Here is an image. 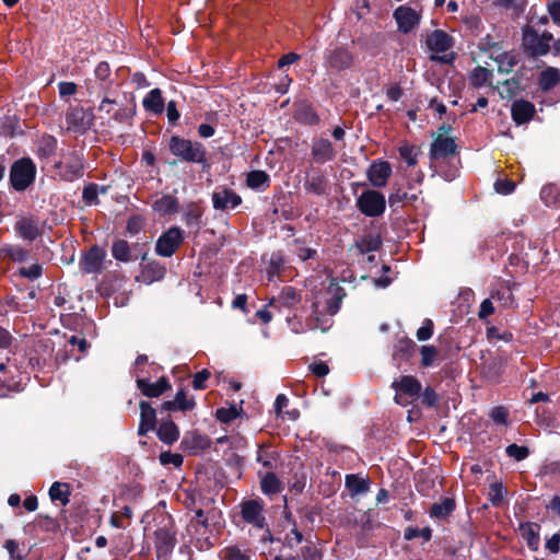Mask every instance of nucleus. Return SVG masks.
Here are the masks:
<instances>
[{"instance_id": "9b49d317", "label": "nucleus", "mask_w": 560, "mask_h": 560, "mask_svg": "<svg viewBox=\"0 0 560 560\" xmlns=\"http://www.w3.org/2000/svg\"><path fill=\"white\" fill-rule=\"evenodd\" d=\"M393 388L396 392L395 401L402 405L401 395L409 397H419L422 386L421 383L411 375H404L399 380L393 382Z\"/></svg>"}, {"instance_id": "3c124183", "label": "nucleus", "mask_w": 560, "mask_h": 560, "mask_svg": "<svg viewBox=\"0 0 560 560\" xmlns=\"http://www.w3.org/2000/svg\"><path fill=\"white\" fill-rule=\"evenodd\" d=\"M8 368L4 363H0V397L7 395V390L15 388L16 384L8 378Z\"/></svg>"}, {"instance_id": "e433bc0d", "label": "nucleus", "mask_w": 560, "mask_h": 560, "mask_svg": "<svg viewBox=\"0 0 560 560\" xmlns=\"http://www.w3.org/2000/svg\"><path fill=\"white\" fill-rule=\"evenodd\" d=\"M260 488L265 494H276L282 489L281 481L272 471L265 474L260 479Z\"/></svg>"}, {"instance_id": "f8f14e48", "label": "nucleus", "mask_w": 560, "mask_h": 560, "mask_svg": "<svg viewBox=\"0 0 560 560\" xmlns=\"http://www.w3.org/2000/svg\"><path fill=\"white\" fill-rule=\"evenodd\" d=\"M394 18L398 30L407 34L420 23L421 15L410 7L400 5L394 11Z\"/></svg>"}, {"instance_id": "393cba45", "label": "nucleus", "mask_w": 560, "mask_h": 560, "mask_svg": "<svg viewBox=\"0 0 560 560\" xmlns=\"http://www.w3.org/2000/svg\"><path fill=\"white\" fill-rule=\"evenodd\" d=\"M522 537L532 551H537L540 545L539 526L536 523L525 522L520 524Z\"/></svg>"}, {"instance_id": "423d86ee", "label": "nucleus", "mask_w": 560, "mask_h": 560, "mask_svg": "<svg viewBox=\"0 0 560 560\" xmlns=\"http://www.w3.org/2000/svg\"><path fill=\"white\" fill-rule=\"evenodd\" d=\"M94 115L91 109L74 107L66 114L67 130L82 135L91 128Z\"/></svg>"}, {"instance_id": "e2e57ef3", "label": "nucleus", "mask_w": 560, "mask_h": 560, "mask_svg": "<svg viewBox=\"0 0 560 560\" xmlns=\"http://www.w3.org/2000/svg\"><path fill=\"white\" fill-rule=\"evenodd\" d=\"M433 323L431 319H424L422 326L417 330V338L419 341H425L432 337Z\"/></svg>"}, {"instance_id": "c03bdc74", "label": "nucleus", "mask_w": 560, "mask_h": 560, "mask_svg": "<svg viewBox=\"0 0 560 560\" xmlns=\"http://www.w3.org/2000/svg\"><path fill=\"white\" fill-rule=\"evenodd\" d=\"M143 275L150 282L159 281L165 276V268L156 261H150L144 266Z\"/></svg>"}, {"instance_id": "2f4dec72", "label": "nucleus", "mask_w": 560, "mask_h": 560, "mask_svg": "<svg viewBox=\"0 0 560 560\" xmlns=\"http://www.w3.org/2000/svg\"><path fill=\"white\" fill-rule=\"evenodd\" d=\"M382 245L380 235L368 233L355 242V247L361 254L376 252Z\"/></svg>"}, {"instance_id": "473e14b6", "label": "nucleus", "mask_w": 560, "mask_h": 560, "mask_svg": "<svg viewBox=\"0 0 560 560\" xmlns=\"http://www.w3.org/2000/svg\"><path fill=\"white\" fill-rule=\"evenodd\" d=\"M502 373V364L497 359H488L480 368L481 376L489 382H497Z\"/></svg>"}, {"instance_id": "6ab92c4d", "label": "nucleus", "mask_w": 560, "mask_h": 560, "mask_svg": "<svg viewBox=\"0 0 560 560\" xmlns=\"http://www.w3.org/2000/svg\"><path fill=\"white\" fill-rule=\"evenodd\" d=\"M137 387L148 397H159L170 387L168 382L161 377L159 381L152 383L145 377H137Z\"/></svg>"}, {"instance_id": "f03ea898", "label": "nucleus", "mask_w": 560, "mask_h": 560, "mask_svg": "<svg viewBox=\"0 0 560 560\" xmlns=\"http://www.w3.org/2000/svg\"><path fill=\"white\" fill-rule=\"evenodd\" d=\"M170 151L184 162L199 163L206 162L207 151L205 147L197 141L173 136L168 143Z\"/></svg>"}, {"instance_id": "2eb2a0df", "label": "nucleus", "mask_w": 560, "mask_h": 560, "mask_svg": "<svg viewBox=\"0 0 560 560\" xmlns=\"http://www.w3.org/2000/svg\"><path fill=\"white\" fill-rule=\"evenodd\" d=\"M301 302V294L293 287H284L277 298H271L268 306L281 310L293 308Z\"/></svg>"}, {"instance_id": "4c0bfd02", "label": "nucleus", "mask_w": 560, "mask_h": 560, "mask_svg": "<svg viewBox=\"0 0 560 560\" xmlns=\"http://www.w3.org/2000/svg\"><path fill=\"white\" fill-rule=\"evenodd\" d=\"M559 71L555 68H548L540 73L538 84L542 91H549L553 89L559 83Z\"/></svg>"}, {"instance_id": "603ef678", "label": "nucleus", "mask_w": 560, "mask_h": 560, "mask_svg": "<svg viewBox=\"0 0 560 560\" xmlns=\"http://www.w3.org/2000/svg\"><path fill=\"white\" fill-rule=\"evenodd\" d=\"M495 61L498 62L499 71L501 72H510L516 63L515 57L508 52L498 55L495 57Z\"/></svg>"}, {"instance_id": "0e129e2a", "label": "nucleus", "mask_w": 560, "mask_h": 560, "mask_svg": "<svg viewBox=\"0 0 560 560\" xmlns=\"http://www.w3.org/2000/svg\"><path fill=\"white\" fill-rule=\"evenodd\" d=\"M304 537L303 534L295 527H293L290 533L285 535L284 538V545L293 548L296 545L301 544L303 541Z\"/></svg>"}, {"instance_id": "dca6fc26", "label": "nucleus", "mask_w": 560, "mask_h": 560, "mask_svg": "<svg viewBox=\"0 0 560 560\" xmlns=\"http://www.w3.org/2000/svg\"><path fill=\"white\" fill-rule=\"evenodd\" d=\"M312 158L316 163L324 164L332 161L336 156V151L332 143L328 139H316L312 143Z\"/></svg>"}, {"instance_id": "b1692460", "label": "nucleus", "mask_w": 560, "mask_h": 560, "mask_svg": "<svg viewBox=\"0 0 560 560\" xmlns=\"http://www.w3.org/2000/svg\"><path fill=\"white\" fill-rule=\"evenodd\" d=\"M304 189L307 192L323 196L326 195L328 191V179L326 176L320 172H313L312 174H308L304 182Z\"/></svg>"}, {"instance_id": "09e8293b", "label": "nucleus", "mask_w": 560, "mask_h": 560, "mask_svg": "<svg viewBox=\"0 0 560 560\" xmlns=\"http://www.w3.org/2000/svg\"><path fill=\"white\" fill-rule=\"evenodd\" d=\"M399 154L409 166H413L417 164L418 152L416 147L410 144H402L399 148Z\"/></svg>"}, {"instance_id": "412c9836", "label": "nucleus", "mask_w": 560, "mask_h": 560, "mask_svg": "<svg viewBox=\"0 0 560 560\" xmlns=\"http://www.w3.org/2000/svg\"><path fill=\"white\" fill-rule=\"evenodd\" d=\"M511 114L516 125H523L533 118L535 106L528 101L517 100L512 104Z\"/></svg>"}, {"instance_id": "13d9d810", "label": "nucleus", "mask_w": 560, "mask_h": 560, "mask_svg": "<svg viewBox=\"0 0 560 560\" xmlns=\"http://www.w3.org/2000/svg\"><path fill=\"white\" fill-rule=\"evenodd\" d=\"M506 491L503 486L499 482H494L490 486V501L493 505H499L505 495Z\"/></svg>"}, {"instance_id": "6e6552de", "label": "nucleus", "mask_w": 560, "mask_h": 560, "mask_svg": "<svg viewBox=\"0 0 560 560\" xmlns=\"http://www.w3.org/2000/svg\"><path fill=\"white\" fill-rule=\"evenodd\" d=\"M427 46L432 52L435 54L431 56V60L444 63L450 61V59L446 56L439 55L444 54L453 46L452 37L447 35L444 31H433L427 38Z\"/></svg>"}, {"instance_id": "58836bf2", "label": "nucleus", "mask_w": 560, "mask_h": 560, "mask_svg": "<svg viewBox=\"0 0 560 560\" xmlns=\"http://www.w3.org/2000/svg\"><path fill=\"white\" fill-rule=\"evenodd\" d=\"M278 459L279 454L276 451L265 448L261 445L258 447L256 460L264 467L275 469L277 467Z\"/></svg>"}, {"instance_id": "79ce46f5", "label": "nucleus", "mask_w": 560, "mask_h": 560, "mask_svg": "<svg viewBox=\"0 0 560 560\" xmlns=\"http://www.w3.org/2000/svg\"><path fill=\"white\" fill-rule=\"evenodd\" d=\"M491 77L492 72L490 70L478 66L471 71L469 81L475 88H481L491 79Z\"/></svg>"}, {"instance_id": "69168bd1", "label": "nucleus", "mask_w": 560, "mask_h": 560, "mask_svg": "<svg viewBox=\"0 0 560 560\" xmlns=\"http://www.w3.org/2000/svg\"><path fill=\"white\" fill-rule=\"evenodd\" d=\"M20 275L30 280H36L42 276V266L39 264H33L30 267H23L20 269Z\"/></svg>"}, {"instance_id": "864d4df0", "label": "nucleus", "mask_w": 560, "mask_h": 560, "mask_svg": "<svg viewBox=\"0 0 560 560\" xmlns=\"http://www.w3.org/2000/svg\"><path fill=\"white\" fill-rule=\"evenodd\" d=\"M174 400L176 402L177 410L180 411L191 410L196 405L192 398H187L184 389H180L176 393Z\"/></svg>"}, {"instance_id": "ea45409f", "label": "nucleus", "mask_w": 560, "mask_h": 560, "mask_svg": "<svg viewBox=\"0 0 560 560\" xmlns=\"http://www.w3.org/2000/svg\"><path fill=\"white\" fill-rule=\"evenodd\" d=\"M113 257L121 262H128L131 260L130 245L125 240H117L112 245Z\"/></svg>"}, {"instance_id": "680f3d73", "label": "nucleus", "mask_w": 560, "mask_h": 560, "mask_svg": "<svg viewBox=\"0 0 560 560\" xmlns=\"http://www.w3.org/2000/svg\"><path fill=\"white\" fill-rule=\"evenodd\" d=\"M419 396L422 404L428 407H434L439 400V396L432 387H425Z\"/></svg>"}, {"instance_id": "5701e85b", "label": "nucleus", "mask_w": 560, "mask_h": 560, "mask_svg": "<svg viewBox=\"0 0 560 560\" xmlns=\"http://www.w3.org/2000/svg\"><path fill=\"white\" fill-rule=\"evenodd\" d=\"M156 422L155 409L148 401L140 402V424L138 428L139 435H145L153 430Z\"/></svg>"}, {"instance_id": "f257e3e1", "label": "nucleus", "mask_w": 560, "mask_h": 560, "mask_svg": "<svg viewBox=\"0 0 560 560\" xmlns=\"http://www.w3.org/2000/svg\"><path fill=\"white\" fill-rule=\"evenodd\" d=\"M176 529L173 518L167 515L162 518L158 528L154 530V549L158 559H167L176 546Z\"/></svg>"}, {"instance_id": "de8ad7c7", "label": "nucleus", "mask_w": 560, "mask_h": 560, "mask_svg": "<svg viewBox=\"0 0 560 560\" xmlns=\"http://www.w3.org/2000/svg\"><path fill=\"white\" fill-rule=\"evenodd\" d=\"M505 452L509 457L517 462L524 460L529 455L528 447L515 443L508 445Z\"/></svg>"}, {"instance_id": "4d7b16f0", "label": "nucleus", "mask_w": 560, "mask_h": 560, "mask_svg": "<svg viewBox=\"0 0 560 560\" xmlns=\"http://www.w3.org/2000/svg\"><path fill=\"white\" fill-rule=\"evenodd\" d=\"M135 115V107L120 105L114 113L113 118L118 122L129 121Z\"/></svg>"}, {"instance_id": "20e7f679", "label": "nucleus", "mask_w": 560, "mask_h": 560, "mask_svg": "<svg viewBox=\"0 0 560 560\" xmlns=\"http://www.w3.org/2000/svg\"><path fill=\"white\" fill-rule=\"evenodd\" d=\"M357 207L364 215L375 218L384 213L386 200L382 192L369 189L358 197Z\"/></svg>"}, {"instance_id": "052dcab7", "label": "nucleus", "mask_w": 560, "mask_h": 560, "mask_svg": "<svg viewBox=\"0 0 560 560\" xmlns=\"http://www.w3.org/2000/svg\"><path fill=\"white\" fill-rule=\"evenodd\" d=\"M490 417L494 423L508 425L509 411L506 408L502 406L494 407L490 412Z\"/></svg>"}, {"instance_id": "338daca9", "label": "nucleus", "mask_w": 560, "mask_h": 560, "mask_svg": "<svg viewBox=\"0 0 560 560\" xmlns=\"http://www.w3.org/2000/svg\"><path fill=\"white\" fill-rule=\"evenodd\" d=\"M97 196H98L97 185L89 184L88 186L84 187L83 192H82V198L86 203H89V205L95 203L97 201Z\"/></svg>"}, {"instance_id": "9d476101", "label": "nucleus", "mask_w": 560, "mask_h": 560, "mask_svg": "<svg viewBox=\"0 0 560 560\" xmlns=\"http://www.w3.org/2000/svg\"><path fill=\"white\" fill-rule=\"evenodd\" d=\"M58 175L66 182H74L83 176V161L79 153L72 152L66 162L56 163Z\"/></svg>"}, {"instance_id": "bb28decb", "label": "nucleus", "mask_w": 560, "mask_h": 560, "mask_svg": "<svg viewBox=\"0 0 560 560\" xmlns=\"http://www.w3.org/2000/svg\"><path fill=\"white\" fill-rule=\"evenodd\" d=\"M455 506L456 504L454 499L445 498L441 502H436L431 506L429 515L431 518L445 521L454 512Z\"/></svg>"}, {"instance_id": "39448f33", "label": "nucleus", "mask_w": 560, "mask_h": 560, "mask_svg": "<svg viewBox=\"0 0 560 560\" xmlns=\"http://www.w3.org/2000/svg\"><path fill=\"white\" fill-rule=\"evenodd\" d=\"M184 242V232L177 226H172L160 235L155 243V253L161 257H171Z\"/></svg>"}, {"instance_id": "72a5a7b5", "label": "nucleus", "mask_w": 560, "mask_h": 560, "mask_svg": "<svg viewBox=\"0 0 560 560\" xmlns=\"http://www.w3.org/2000/svg\"><path fill=\"white\" fill-rule=\"evenodd\" d=\"M159 439L165 444H173L179 438V430L173 421H164L158 429Z\"/></svg>"}, {"instance_id": "4468645a", "label": "nucleus", "mask_w": 560, "mask_h": 560, "mask_svg": "<svg viewBox=\"0 0 560 560\" xmlns=\"http://www.w3.org/2000/svg\"><path fill=\"white\" fill-rule=\"evenodd\" d=\"M457 145L454 139L448 137L439 136L430 147V158L433 161L444 160L454 156Z\"/></svg>"}, {"instance_id": "f3484780", "label": "nucleus", "mask_w": 560, "mask_h": 560, "mask_svg": "<svg viewBox=\"0 0 560 560\" xmlns=\"http://www.w3.org/2000/svg\"><path fill=\"white\" fill-rule=\"evenodd\" d=\"M213 208L217 210L234 209L242 202V198L231 189H221L212 195Z\"/></svg>"}, {"instance_id": "cd10ccee", "label": "nucleus", "mask_w": 560, "mask_h": 560, "mask_svg": "<svg viewBox=\"0 0 560 560\" xmlns=\"http://www.w3.org/2000/svg\"><path fill=\"white\" fill-rule=\"evenodd\" d=\"M178 206L179 203L176 197L164 195L153 202L152 208L161 215H168L177 212Z\"/></svg>"}, {"instance_id": "8fccbe9b", "label": "nucleus", "mask_w": 560, "mask_h": 560, "mask_svg": "<svg viewBox=\"0 0 560 560\" xmlns=\"http://www.w3.org/2000/svg\"><path fill=\"white\" fill-rule=\"evenodd\" d=\"M200 218L201 213L198 210V208L195 207L194 205H190L187 208H185L183 212V220L188 226L198 225Z\"/></svg>"}, {"instance_id": "4be33fe9", "label": "nucleus", "mask_w": 560, "mask_h": 560, "mask_svg": "<svg viewBox=\"0 0 560 560\" xmlns=\"http://www.w3.org/2000/svg\"><path fill=\"white\" fill-rule=\"evenodd\" d=\"M14 230L21 238L28 242H33L40 234L37 222L32 218H20L14 225Z\"/></svg>"}, {"instance_id": "1a4fd4ad", "label": "nucleus", "mask_w": 560, "mask_h": 560, "mask_svg": "<svg viewBox=\"0 0 560 560\" xmlns=\"http://www.w3.org/2000/svg\"><path fill=\"white\" fill-rule=\"evenodd\" d=\"M552 38L550 33L538 34L535 30L528 28L524 32L523 43L533 56H542L549 51Z\"/></svg>"}, {"instance_id": "aec40b11", "label": "nucleus", "mask_w": 560, "mask_h": 560, "mask_svg": "<svg viewBox=\"0 0 560 560\" xmlns=\"http://www.w3.org/2000/svg\"><path fill=\"white\" fill-rule=\"evenodd\" d=\"M326 61L330 68L340 71L351 67L353 57L347 49L338 47L328 52Z\"/></svg>"}, {"instance_id": "37998d69", "label": "nucleus", "mask_w": 560, "mask_h": 560, "mask_svg": "<svg viewBox=\"0 0 560 560\" xmlns=\"http://www.w3.org/2000/svg\"><path fill=\"white\" fill-rule=\"evenodd\" d=\"M284 260L280 253H273L270 256L269 266L267 268L268 281H273L279 276L283 267Z\"/></svg>"}, {"instance_id": "0eeeda50", "label": "nucleus", "mask_w": 560, "mask_h": 560, "mask_svg": "<svg viewBox=\"0 0 560 560\" xmlns=\"http://www.w3.org/2000/svg\"><path fill=\"white\" fill-rule=\"evenodd\" d=\"M243 521L255 528L262 529L267 526L264 515V503L259 500H246L240 504Z\"/></svg>"}, {"instance_id": "c9c22d12", "label": "nucleus", "mask_w": 560, "mask_h": 560, "mask_svg": "<svg viewBox=\"0 0 560 560\" xmlns=\"http://www.w3.org/2000/svg\"><path fill=\"white\" fill-rule=\"evenodd\" d=\"M69 486L67 483H61L55 481L49 488V497L52 502H60L62 506H66L69 503Z\"/></svg>"}, {"instance_id": "f704fd0d", "label": "nucleus", "mask_w": 560, "mask_h": 560, "mask_svg": "<svg viewBox=\"0 0 560 560\" xmlns=\"http://www.w3.org/2000/svg\"><path fill=\"white\" fill-rule=\"evenodd\" d=\"M270 177L264 171H252L247 174L246 184L249 188L265 190L269 187Z\"/></svg>"}, {"instance_id": "a211bd4d", "label": "nucleus", "mask_w": 560, "mask_h": 560, "mask_svg": "<svg viewBox=\"0 0 560 560\" xmlns=\"http://www.w3.org/2000/svg\"><path fill=\"white\" fill-rule=\"evenodd\" d=\"M106 252L98 247L93 246L83 257L82 265L83 269L88 273H95L102 269Z\"/></svg>"}, {"instance_id": "6e6d98bb", "label": "nucleus", "mask_w": 560, "mask_h": 560, "mask_svg": "<svg viewBox=\"0 0 560 560\" xmlns=\"http://www.w3.org/2000/svg\"><path fill=\"white\" fill-rule=\"evenodd\" d=\"M160 463L163 466L173 465L174 467H179L183 464V456L178 453H172V452H162L160 454Z\"/></svg>"}, {"instance_id": "a878e982", "label": "nucleus", "mask_w": 560, "mask_h": 560, "mask_svg": "<svg viewBox=\"0 0 560 560\" xmlns=\"http://www.w3.org/2000/svg\"><path fill=\"white\" fill-rule=\"evenodd\" d=\"M345 486L349 494L353 498L360 494L368 493L370 490V480L360 477L359 475L349 474L345 478Z\"/></svg>"}, {"instance_id": "a19ab883", "label": "nucleus", "mask_w": 560, "mask_h": 560, "mask_svg": "<svg viewBox=\"0 0 560 560\" xmlns=\"http://www.w3.org/2000/svg\"><path fill=\"white\" fill-rule=\"evenodd\" d=\"M1 252L16 262H24L30 257L28 250L21 245H5L2 247Z\"/></svg>"}, {"instance_id": "a18cd8bd", "label": "nucleus", "mask_w": 560, "mask_h": 560, "mask_svg": "<svg viewBox=\"0 0 560 560\" xmlns=\"http://www.w3.org/2000/svg\"><path fill=\"white\" fill-rule=\"evenodd\" d=\"M240 410L235 405L217 409L215 417L222 423H230L240 416Z\"/></svg>"}, {"instance_id": "49530a36", "label": "nucleus", "mask_w": 560, "mask_h": 560, "mask_svg": "<svg viewBox=\"0 0 560 560\" xmlns=\"http://www.w3.org/2000/svg\"><path fill=\"white\" fill-rule=\"evenodd\" d=\"M404 537L406 540H412L415 538L421 537L425 541H429L432 537V530L430 527H424L422 529L416 527H407L405 529Z\"/></svg>"}, {"instance_id": "c85d7f7f", "label": "nucleus", "mask_w": 560, "mask_h": 560, "mask_svg": "<svg viewBox=\"0 0 560 560\" xmlns=\"http://www.w3.org/2000/svg\"><path fill=\"white\" fill-rule=\"evenodd\" d=\"M143 107L155 115L162 114L164 110V101L160 89L151 90L143 98Z\"/></svg>"}, {"instance_id": "c756f323", "label": "nucleus", "mask_w": 560, "mask_h": 560, "mask_svg": "<svg viewBox=\"0 0 560 560\" xmlns=\"http://www.w3.org/2000/svg\"><path fill=\"white\" fill-rule=\"evenodd\" d=\"M342 291V288H340L339 285L334 283L329 284L327 293L330 295V298L326 301L325 306L326 313L328 315L332 316L339 311L341 299L343 295Z\"/></svg>"}, {"instance_id": "774afa93", "label": "nucleus", "mask_w": 560, "mask_h": 560, "mask_svg": "<svg viewBox=\"0 0 560 560\" xmlns=\"http://www.w3.org/2000/svg\"><path fill=\"white\" fill-rule=\"evenodd\" d=\"M301 557L304 560H322V552L313 545H307L301 549Z\"/></svg>"}, {"instance_id": "5fc2aeb1", "label": "nucleus", "mask_w": 560, "mask_h": 560, "mask_svg": "<svg viewBox=\"0 0 560 560\" xmlns=\"http://www.w3.org/2000/svg\"><path fill=\"white\" fill-rule=\"evenodd\" d=\"M223 560H250V557L238 547H226L222 552Z\"/></svg>"}, {"instance_id": "7ed1b4c3", "label": "nucleus", "mask_w": 560, "mask_h": 560, "mask_svg": "<svg viewBox=\"0 0 560 560\" xmlns=\"http://www.w3.org/2000/svg\"><path fill=\"white\" fill-rule=\"evenodd\" d=\"M36 167L31 159L15 161L10 170V182L18 191L25 190L35 179Z\"/></svg>"}, {"instance_id": "bf43d9fd", "label": "nucleus", "mask_w": 560, "mask_h": 560, "mask_svg": "<svg viewBox=\"0 0 560 560\" xmlns=\"http://www.w3.org/2000/svg\"><path fill=\"white\" fill-rule=\"evenodd\" d=\"M436 353L438 351L433 346H422L421 364L425 368L433 365Z\"/></svg>"}, {"instance_id": "7c9ffc66", "label": "nucleus", "mask_w": 560, "mask_h": 560, "mask_svg": "<svg viewBox=\"0 0 560 560\" xmlns=\"http://www.w3.org/2000/svg\"><path fill=\"white\" fill-rule=\"evenodd\" d=\"M540 199L547 207H560V185H545L540 190Z\"/></svg>"}, {"instance_id": "ddd939ff", "label": "nucleus", "mask_w": 560, "mask_h": 560, "mask_svg": "<svg viewBox=\"0 0 560 560\" xmlns=\"http://www.w3.org/2000/svg\"><path fill=\"white\" fill-rule=\"evenodd\" d=\"M390 175L392 166L386 161H375L369 166L366 171L369 182L376 188L384 187Z\"/></svg>"}]
</instances>
